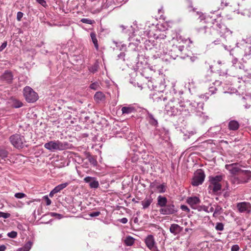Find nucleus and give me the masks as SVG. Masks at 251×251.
Here are the masks:
<instances>
[{"label":"nucleus","mask_w":251,"mask_h":251,"mask_svg":"<svg viewBox=\"0 0 251 251\" xmlns=\"http://www.w3.org/2000/svg\"><path fill=\"white\" fill-rule=\"evenodd\" d=\"M203 103L196 101H187L185 103L174 102L170 101L166 105L165 111L169 116H176L181 114L183 116L189 115L190 113H195L196 115L201 116L203 114Z\"/></svg>","instance_id":"f257e3e1"},{"label":"nucleus","mask_w":251,"mask_h":251,"mask_svg":"<svg viewBox=\"0 0 251 251\" xmlns=\"http://www.w3.org/2000/svg\"><path fill=\"white\" fill-rule=\"evenodd\" d=\"M68 142H62L60 140H53L44 144L45 148L51 151L65 150L68 148Z\"/></svg>","instance_id":"f03ea898"},{"label":"nucleus","mask_w":251,"mask_h":251,"mask_svg":"<svg viewBox=\"0 0 251 251\" xmlns=\"http://www.w3.org/2000/svg\"><path fill=\"white\" fill-rule=\"evenodd\" d=\"M23 94L25 99L28 102H33L38 98L37 93L28 86H26L24 88Z\"/></svg>","instance_id":"7ed1b4c3"},{"label":"nucleus","mask_w":251,"mask_h":251,"mask_svg":"<svg viewBox=\"0 0 251 251\" xmlns=\"http://www.w3.org/2000/svg\"><path fill=\"white\" fill-rule=\"evenodd\" d=\"M173 40L174 41H176L178 42V44H186L187 42H188L190 44H191L193 43V41H192L191 40L188 39H185L183 38L181 36L179 35L176 34V35L175 37L173 38ZM174 49L177 50H178L177 56L178 55H180L181 54L182 51L184 50V47L183 45H176L174 46Z\"/></svg>","instance_id":"20e7f679"},{"label":"nucleus","mask_w":251,"mask_h":251,"mask_svg":"<svg viewBox=\"0 0 251 251\" xmlns=\"http://www.w3.org/2000/svg\"><path fill=\"white\" fill-rule=\"evenodd\" d=\"M10 141L17 148H23L25 146V139L24 136L19 134H14L10 137Z\"/></svg>","instance_id":"39448f33"},{"label":"nucleus","mask_w":251,"mask_h":251,"mask_svg":"<svg viewBox=\"0 0 251 251\" xmlns=\"http://www.w3.org/2000/svg\"><path fill=\"white\" fill-rule=\"evenodd\" d=\"M222 180L221 176H217L210 178V185L209 188L213 190V192L216 193L221 189V185L220 184Z\"/></svg>","instance_id":"423d86ee"},{"label":"nucleus","mask_w":251,"mask_h":251,"mask_svg":"<svg viewBox=\"0 0 251 251\" xmlns=\"http://www.w3.org/2000/svg\"><path fill=\"white\" fill-rule=\"evenodd\" d=\"M237 211L241 213L249 214L251 213V203L248 201H242L236 203Z\"/></svg>","instance_id":"0eeeda50"},{"label":"nucleus","mask_w":251,"mask_h":251,"mask_svg":"<svg viewBox=\"0 0 251 251\" xmlns=\"http://www.w3.org/2000/svg\"><path fill=\"white\" fill-rule=\"evenodd\" d=\"M215 26L221 37L226 38L231 35L232 31L229 30L224 24L216 22Z\"/></svg>","instance_id":"6e6552de"},{"label":"nucleus","mask_w":251,"mask_h":251,"mask_svg":"<svg viewBox=\"0 0 251 251\" xmlns=\"http://www.w3.org/2000/svg\"><path fill=\"white\" fill-rule=\"evenodd\" d=\"M177 211V209L173 203L166 204L159 209L160 213L162 215H172Z\"/></svg>","instance_id":"1a4fd4ad"},{"label":"nucleus","mask_w":251,"mask_h":251,"mask_svg":"<svg viewBox=\"0 0 251 251\" xmlns=\"http://www.w3.org/2000/svg\"><path fill=\"white\" fill-rule=\"evenodd\" d=\"M204 178V173L201 170H199L194 175L191 184L194 186H199L203 183Z\"/></svg>","instance_id":"9d476101"},{"label":"nucleus","mask_w":251,"mask_h":251,"mask_svg":"<svg viewBox=\"0 0 251 251\" xmlns=\"http://www.w3.org/2000/svg\"><path fill=\"white\" fill-rule=\"evenodd\" d=\"M144 242H145V244H146V246L148 247L151 251H160L157 247L155 239L152 235H148L146 238L144 239Z\"/></svg>","instance_id":"9b49d317"},{"label":"nucleus","mask_w":251,"mask_h":251,"mask_svg":"<svg viewBox=\"0 0 251 251\" xmlns=\"http://www.w3.org/2000/svg\"><path fill=\"white\" fill-rule=\"evenodd\" d=\"M150 187L155 192L158 193H165L166 190V187L165 184H159L156 182H153L151 183Z\"/></svg>","instance_id":"f8f14e48"},{"label":"nucleus","mask_w":251,"mask_h":251,"mask_svg":"<svg viewBox=\"0 0 251 251\" xmlns=\"http://www.w3.org/2000/svg\"><path fill=\"white\" fill-rule=\"evenodd\" d=\"M84 181L89 183L91 188L97 189L99 187V182L95 177L87 176L84 178Z\"/></svg>","instance_id":"ddd939ff"},{"label":"nucleus","mask_w":251,"mask_h":251,"mask_svg":"<svg viewBox=\"0 0 251 251\" xmlns=\"http://www.w3.org/2000/svg\"><path fill=\"white\" fill-rule=\"evenodd\" d=\"M162 93V91H158L152 94L151 97L154 101L159 102L167 99L166 94L163 95Z\"/></svg>","instance_id":"4468645a"},{"label":"nucleus","mask_w":251,"mask_h":251,"mask_svg":"<svg viewBox=\"0 0 251 251\" xmlns=\"http://www.w3.org/2000/svg\"><path fill=\"white\" fill-rule=\"evenodd\" d=\"M225 167L226 169L228 170L231 174H235L240 170L239 166L237 163L227 164L226 165Z\"/></svg>","instance_id":"2eb2a0df"},{"label":"nucleus","mask_w":251,"mask_h":251,"mask_svg":"<svg viewBox=\"0 0 251 251\" xmlns=\"http://www.w3.org/2000/svg\"><path fill=\"white\" fill-rule=\"evenodd\" d=\"M201 202L200 199L199 197L194 196L190 197L187 198V202L193 208H196V207Z\"/></svg>","instance_id":"dca6fc26"},{"label":"nucleus","mask_w":251,"mask_h":251,"mask_svg":"<svg viewBox=\"0 0 251 251\" xmlns=\"http://www.w3.org/2000/svg\"><path fill=\"white\" fill-rule=\"evenodd\" d=\"M0 78L7 83H11L13 79V75L11 72L6 71L4 73L0 76Z\"/></svg>","instance_id":"f3484780"},{"label":"nucleus","mask_w":251,"mask_h":251,"mask_svg":"<svg viewBox=\"0 0 251 251\" xmlns=\"http://www.w3.org/2000/svg\"><path fill=\"white\" fill-rule=\"evenodd\" d=\"M94 100L97 103L103 101L105 100V95L101 91H98L94 94Z\"/></svg>","instance_id":"a211bd4d"},{"label":"nucleus","mask_w":251,"mask_h":251,"mask_svg":"<svg viewBox=\"0 0 251 251\" xmlns=\"http://www.w3.org/2000/svg\"><path fill=\"white\" fill-rule=\"evenodd\" d=\"M153 202V199L151 196L146 197L142 201H141V205L143 209L148 208L151 203Z\"/></svg>","instance_id":"6ab92c4d"},{"label":"nucleus","mask_w":251,"mask_h":251,"mask_svg":"<svg viewBox=\"0 0 251 251\" xmlns=\"http://www.w3.org/2000/svg\"><path fill=\"white\" fill-rule=\"evenodd\" d=\"M182 230V228L177 224H173L171 225L170 231L174 235L179 233Z\"/></svg>","instance_id":"aec40b11"},{"label":"nucleus","mask_w":251,"mask_h":251,"mask_svg":"<svg viewBox=\"0 0 251 251\" xmlns=\"http://www.w3.org/2000/svg\"><path fill=\"white\" fill-rule=\"evenodd\" d=\"M146 112H147V117H146V119H147L150 124L152 126H156L158 125L157 121L154 118L152 114L150 113L147 110H146Z\"/></svg>","instance_id":"412c9836"},{"label":"nucleus","mask_w":251,"mask_h":251,"mask_svg":"<svg viewBox=\"0 0 251 251\" xmlns=\"http://www.w3.org/2000/svg\"><path fill=\"white\" fill-rule=\"evenodd\" d=\"M121 111L123 114H129L135 112V109L133 106L129 105L123 107Z\"/></svg>","instance_id":"4be33fe9"},{"label":"nucleus","mask_w":251,"mask_h":251,"mask_svg":"<svg viewBox=\"0 0 251 251\" xmlns=\"http://www.w3.org/2000/svg\"><path fill=\"white\" fill-rule=\"evenodd\" d=\"M167 199L165 197L159 195L157 197V205L162 208L167 204Z\"/></svg>","instance_id":"5701e85b"},{"label":"nucleus","mask_w":251,"mask_h":251,"mask_svg":"<svg viewBox=\"0 0 251 251\" xmlns=\"http://www.w3.org/2000/svg\"><path fill=\"white\" fill-rule=\"evenodd\" d=\"M90 36L92 43L93 44H94V47H95L97 50H99V45L98 43V40L97 38V35L95 32H92L90 33Z\"/></svg>","instance_id":"b1692460"},{"label":"nucleus","mask_w":251,"mask_h":251,"mask_svg":"<svg viewBox=\"0 0 251 251\" xmlns=\"http://www.w3.org/2000/svg\"><path fill=\"white\" fill-rule=\"evenodd\" d=\"M239 127L238 123L234 120L231 121L228 123V128L231 130H236Z\"/></svg>","instance_id":"393cba45"},{"label":"nucleus","mask_w":251,"mask_h":251,"mask_svg":"<svg viewBox=\"0 0 251 251\" xmlns=\"http://www.w3.org/2000/svg\"><path fill=\"white\" fill-rule=\"evenodd\" d=\"M32 246V242L28 241L25 245L22 248H19L17 251H29Z\"/></svg>","instance_id":"a878e982"},{"label":"nucleus","mask_w":251,"mask_h":251,"mask_svg":"<svg viewBox=\"0 0 251 251\" xmlns=\"http://www.w3.org/2000/svg\"><path fill=\"white\" fill-rule=\"evenodd\" d=\"M223 212V208L222 207L220 206V205H217L216 207H215V209L214 211V213H213V216L214 217H217L219 215H220Z\"/></svg>","instance_id":"bb28decb"},{"label":"nucleus","mask_w":251,"mask_h":251,"mask_svg":"<svg viewBox=\"0 0 251 251\" xmlns=\"http://www.w3.org/2000/svg\"><path fill=\"white\" fill-rule=\"evenodd\" d=\"M69 185V183L66 182L65 183L61 184L60 185H58L56 187H55L53 190L56 192L59 193L61 191V190L65 188L68 185Z\"/></svg>","instance_id":"cd10ccee"},{"label":"nucleus","mask_w":251,"mask_h":251,"mask_svg":"<svg viewBox=\"0 0 251 251\" xmlns=\"http://www.w3.org/2000/svg\"><path fill=\"white\" fill-rule=\"evenodd\" d=\"M135 239L131 236H128L125 240V243L127 246H131L134 243Z\"/></svg>","instance_id":"c85d7f7f"},{"label":"nucleus","mask_w":251,"mask_h":251,"mask_svg":"<svg viewBox=\"0 0 251 251\" xmlns=\"http://www.w3.org/2000/svg\"><path fill=\"white\" fill-rule=\"evenodd\" d=\"M89 88L91 90H94V91L99 90L100 88V83L98 82H93L90 84Z\"/></svg>","instance_id":"c756f323"},{"label":"nucleus","mask_w":251,"mask_h":251,"mask_svg":"<svg viewBox=\"0 0 251 251\" xmlns=\"http://www.w3.org/2000/svg\"><path fill=\"white\" fill-rule=\"evenodd\" d=\"M87 158L89 162L90 163H91L93 165H94V166L97 165L98 162L97 161V159L95 157H93L92 156L89 155L88 156Z\"/></svg>","instance_id":"7c9ffc66"},{"label":"nucleus","mask_w":251,"mask_h":251,"mask_svg":"<svg viewBox=\"0 0 251 251\" xmlns=\"http://www.w3.org/2000/svg\"><path fill=\"white\" fill-rule=\"evenodd\" d=\"M99 68V65L98 64H95L93 65L92 66L90 67L89 68V71L92 73H95L98 71Z\"/></svg>","instance_id":"2f4dec72"},{"label":"nucleus","mask_w":251,"mask_h":251,"mask_svg":"<svg viewBox=\"0 0 251 251\" xmlns=\"http://www.w3.org/2000/svg\"><path fill=\"white\" fill-rule=\"evenodd\" d=\"M215 229L217 231H223L224 230V225L222 223H217L215 226Z\"/></svg>","instance_id":"473e14b6"},{"label":"nucleus","mask_w":251,"mask_h":251,"mask_svg":"<svg viewBox=\"0 0 251 251\" xmlns=\"http://www.w3.org/2000/svg\"><path fill=\"white\" fill-rule=\"evenodd\" d=\"M7 236L10 238H15L17 236V232L14 231H12L10 232H9L7 234Z\"/></svg>","instance_id":"72a5a7b5"},{"label":"nucleus","mask_w":251,"mask_h":251,"mask_svg":"<svg viewBox=\"0 0 251 251\" xmlns=\"http://www.w3.org/2000/svg\"><path fill=\"white\" fill-rule=\"evenodd\" d=\"M11 215L8 213H5L0 211V218H3L4 219L8 218L10 217Z\"/></svg>","instance_id":"f704fd0d"},{"label":"nucleus","mask_w":251,"mask_h":251,"mask_svg":"<svg viewBox=\"0 0 251 251\" xmlns=\"http://www.w3.org/2000/svg\"><path fill=\"white\" fill-rule=\"evenodd\" d=\"M14 196L17 199H22L25 197L26 195L25 193H22V192H18L15 194Z\"/></svg>","instance_id":"c9c22d12"},{"label":"nucleus","mask_w":251,"mask_h":251,"mask_svg":"<svg viewBox=\"0 0 251 251\" xmlns=\"http://www.w3.org/2000/svg\"><path fill=\"white\" fill-rule=\"evenodd\" d=\"M81 21L83 23H86L90 25L93 24L95 23V21L94 20H91L88 19H82L81 20Z\"/></svg>","instance_id":"e433bc0d"},{"label":"nucleus","mask_w":251,"mask_h":251,"mask_svg":"<svg viewBox=\"0 0 251 251\" xmlns=\"http://www.w3.org/2000/svg\"><path fill=\"white\" fill-rule=\"evenodd\" d=\"M22 102L19 100H16L13 104V106L15 108L20 107L22 106Z\"/></svg>","instance_id":"4c0bfd02"},{"label":"nucleus","mask_w":251,"mask_h":251,"mask_svg":"<svg viewBox=\"0 0 251 251\" xmlns=\"http://www.w3.org/2000/svg\"><path fill=\"white\" fill-rule=\"evenodd\" d=\"M36 1L44 7L47 6V2L45 0H36Z\"/></svg>","instance_id":"58836bf2"},{"label":"nucleus","mask_w":251,"mask_h":251,"mask_svg":"<svg viewBox=\"0 0 251 251\" xmlns=\"http://www.w3.org/2000/svg\"><path fill=\"white\" fill-rule=\"evenodd\" d=\"M100 214V211H95L93 212H91L89 214V216L90 217H94L99 216Z\"/></svg>","instance_id":"ea45409f"},{"label":"nucleus","mask_w":251,"mask_h":251,"mask_svg":"<svg viewBox=\"0 0 251 251\" xmlns=\"http://www.w3.org/2000/svg\"><path fill=\"white\" fill-rule=\"evenodd\" d=\"M239 250V247L237 244H234L231 247V251H238Z\"/></svg>","instance_id":"a19ab883"},{"label":"nucleus","mask_w":251,"mask_h":251,"mask_svg":"<svg viewBox=\"0 0 251 251\" xmlns=\"http://www.w3.org/2000/svg\"><path fill=\"white\" fill-rule=\"evenodd\" d=\"M7 41H5L2 45L0 46V51H2L7 46Z\"/></svg>","instance_id":"79ce46f5"},{"label":"nucleus","mask_w":251,"mask_h":251,"mask_svg":"<svg viewBox=\"0 0 251 251\" xmlns=\"http://www.w3.org/2000/svg\"><path fill=\"white\" fill-rule=\"evenodd\" d=\"M44 199H45V200H46V202H47V205H50L51 204V201L50 199H49V198L48 197V196H45L44 197Z\"/></svg>","instance_id":"37998d69"},{"label":"nucleus","mask_w":251,"mask_h":251,"mask_svg":"<svg viewBox=\"0 0 251 251\" xmlns=\"http://www.w3.org/2000/svg\"><path fill=\"white\" fill-rule=\"evenodd\" d=\"M125 53L124 52H121L118 55V57L119 59H122L123 60H125Z\"/></svg>","instance_id":"c03bdc74"},{"label":"nucleus","mask_w":251,"mask_h":251,"mask_svg":"<svg viewBox=\"0 0 251 251\" xmlns=\"http://www.w3.org/2000/svg\"><path fill=\"white\" fill-rule=\"evenodd\" d=\"M180 208L181 209L183 210V211H189V209L187 207V206L185 205H181L180 206Z\"/></svg>","instance_id":"a18cd8bd"},{"label":"nucleus","mask_w":251,"mask_h":251,"mask_svg":"<svg viewBox=\"0 0 251 251\" xmlns=\"http://www.w3.org/2000/svg\"><path fill=\"white\" fill-rule=\"evenodd\" d=\"M119 221L122 224H125L127 222V219L126 218H123L121 219Z\"/></svg>","instance_id":"49530a36"},{"label":"nucleus","mask_w":251,"mask_h":251,"mask_svg":"<svg viewBox=\"0 0 251 251\" xmlns=\"http://www.w3.org/2000/svg\"><path fill=\"white\" fill-rule=\"evenodd\" d=\"M244 174L249 177L248 179H250V178L251 177V172L245 171L244 173Z\"/></svg>","instance_id":"de8ad7c7"},{"label":"nucleus","mask_w":251,"mask_h":251,"mask_svg":"<svg viewBox=\"0 0 251 251\" xmlns=\"http://www.w3.org/2000/svg\"><path fill=\"white\" fill-rule=\"evenodd\" d=\"M6 249V247L5 245L0 246V251H5Z\"/></svg>","instance_id":"09e8293b"},{"label":"nucleus","mask_w":251,"mask_h":251,"mask_svg":"<svg viewBox=\"0 0 251 251\" xmlns=\"http://www.w3.org/2000/svg\"><path fill=\"white\" fill-rule=\"evenodd\" d=\"M247 49L249 50V53L245 52V56L249 55L251 53V46H250L248 47Z\"/></svg>","instance_id":"8fccbe9b"},{"label":"nucleus","mask_w":251,"mask_h":251,"mask_svg":"<svg viewBox=\"0 0 251 251\" xmlns=\"http://www.w3.org/2000/svg\"><path fill=\"white\" fill-rule=\"evenodd\" d=\"M232 63L233 66H234L238 62V59L236 58H233L232 60Z\"/></svg>","instance_id":"3c124183"},{"label":"nucleus","mask_w":251,"mask_h":251,"mask_svg":"<svg viewBox=\"0 0 251 251\" xmlns=\"http://www.w3.org/2000/svg\"><path fill=\"white\" fill-rule=\"evenodd\" d=\"M51 215L52 216H58V218L59 219H61L62 217V216L60 214H57V213H51Z\"/></svg>","instance_id":"603ef678"},{"label":"nucleus","mask_w":251,"mask_h":251,"mask_svg":"<svg viewBox=\"0 0 251 251\" xmlns=\"http://www.w3.org/2000/svg\"><path fill=\"white\" fill-rule=\"evenodd\" d=\"M216 90L217 89L215 87H212L210 88V92H211V94H214Z\"/></svg>","instance_id":"864d4df0"},{"label":"nucleus","mask_w":251,"mask_h":251,"mask_svg":"<svg viewBox=\"0 0 251 251\" xmlns=\"http://www.w3.org/2000/svg\"><path fill=\"white\" fill-rule=\"evenodd\" d=\"M1 155L3 157H7V152H6V151H2V152H1Z\"/></svg>","instance_id":"5fc2aeb1"},{"label":"nucleus","mask_w":251,"mask_h":251,"mask_svg":"<svg viewBox=\"0 0 251 251\" xmlns=\"http://www.w3.org/2000/svg\"><path fill=\"white\" fill-rule=\"evenodd\" d=\"M54 194H57V193L55 192V191L54 190V189H53L52 190H51V192H50V196L52 197L53 196Z\"/></svg>","instance_id":"6e6d98bb"},{"label":"nucleus","mask_w":251,"mask_h":251,"mask_svg":"<svg viewBox=\"0 0 251 251\" xmlns=\"http://www.w3.org/2000/svg\"><path fill=\"white\" fill-rule=\"evenodd\" d=\"M224 49H225V50H230V49H229L228 48L227 46H226V45H224Z\"/></svg>","instance_id":"4d7b16f0"},{"label":"nucleus","mask_w":251,"mask_h":251,"mask_svg":"<svg viewBox=\"0 0 251 251\" xmlns=\"http://www.w3.org/2000/svg\"><path fill=\"white\" fill-rule=\"evenodd\" d=\"M197 14L200 16L202 15L203 14V13H202L201 12L199 11H197Z\"/></svg>","instance_id":"13d9d810"},{"label":"nucleus","mask_w":251,"mask_h":251,"mask_svg":"<svg viewBox=\"0 0 251 251\" xmlns=\"http://www.w3.org/2000/svg\"><path fill=\"white\" fill-rule=\"evenodd\" d=\"M23 13L21 12H18L17 16H23Z\"/></svg>","instance_id":"bf43d9fd"},{"label":"nucleus","mask_w":251,"mask_h":251,"mask_svg":"<svg viewBox=\"0 0 251 251\" xmlns=\"http://www.w3.org/2000/svg\"><path fill=\"white\" fill-rule=\"evenodd\" d=\"M114 43L115 44L117 47L120 46V43H118L117 42H116V41H114Z\"/></svg>","instance_id":"052dcab7"},{"label":"nucleus","mask_w":251,"mask_h":251,"mask_svg":"<svg viewBox=\"0 0 251 251\" xmlns=\"http://www.w3.org/2000/svg\"><path fill=\"white\" fill-rule=\"evenodd\" d=\"M22 17H17V19L18 21H20L21 20Z\"/></svg>","instance_id":"680f3d73"},{"label":"nucleus","mask_w":251,"mask_h":251,"mask_svg":"<svg viewBox=\"0 0 251 251\" xmlns=\"http://www.w3.org/2000/svg\"><path fill=\"white\" fill-rule=\"evenodd\" d=\"M214 211V208L211 207H210V209H209V212H213Z\"/></svg>","instance_id":"e2e57ef3"},{"label":"nucleus","mask_w":251,"mask_h":251,"mask_svg":"<svg viewBox=\"0 0 251 251\" xmlns=\"http://www.w3.org/2000/svg\"><path fill=\"white\" fill-rule=\"evenodd\" d=\"M126 47V45L125 44H122L121 45V48H120V49L122 50V49Z\"/></svg>","instance_id":"0e129e2a"},{"label":"nucleus","mask_w":251,"mask_h":251,"mask_svg":"<svg viewBox=\"0 0 251 251\" xmlns=\"http://www.w3.org/2000/svg\"><path fill=\"white\" fill-rule=\"evenodd\" d=\"M217 62H218V63L219 64H220H220H222V61H221V60H218Z\"/></svg>","instance_id":"69168bd1"},{"label":"nucleus","mask_w":251,"mask_h":251,"mask_svg":"<svg viewBox=\"0 0 251 251\" xmlns=\"http://www.w3.org/2000/svg\"><path fill=\"white\" fill-rule=\"evenodd\" d=\"M137 220V218H135V219H134V222H136Z\"/></svg>","instance_id":"338daca9"},{"label":"nucleus","mask_w":251,"mask_h":251,"mask_svg":"<svg viewBox=\"0 0 251 251\" xmlns=\"http://www.w3.org/2000/svg\"><path fill=\"white\" fill-rule=\"evenodd\" d=\"M17 207H20L21 206H19V205H17Z\"/></svg>","instance_id":"774afa93"}]
</instances>
